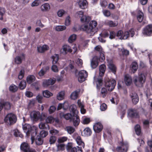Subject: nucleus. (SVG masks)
I'll return each instance as SVG.
<instances>
[{
  "label": "nucleus",
  "instance_id": "774afa93",
  "mask_svg": "<svg viewBox=\"0 0 152 152\" xmlns=\"http://www.w3.org/2000/svg\"><path fill=\"white\" fill-rule=\"evenodd\" d=\"M65 145L63 144H60L57 146L58 149V150H63L64 149Z\"/></svg>",
  "mask_w": 152,
  "mask_h": 152
},
{
  "label": "nucleus",
  "instance_id": "a878e982",
  "mask_svg": "<svg viewBox=\"0 0 152 152\" xmlns=\"http://www.w3.org/2000/svg\"><path fill=\"white\" fill-rule=\"evenodd\" d=\"M68 106V104L67 102H64L63 103H59L58 104L57 108V110H59L62 108L64 110H66Z\"/></svg>",
  "mask_w": 152,
  "mask_h": 152
},
{
  "label": "nucleus",
  "instance_id": "f8f14e48",
  "mask_svg": "<svg viewBox=\"0 0 152 152\" xmlns=\"http://www.w3.org/2000/svg\"><path fill=\"white\" fill-rule=\"evenodd\" d=\"M130 96L133 104H136L139 101V98L137 94L134 91H132L130 93Z\"/></svg>",
  "mask_w": 152,
  "mask_h": 152
},
{
  "label": "nucleus",
  "instance_id": "a18cd8bd",
  "mask_svg": "<svg viewBox=\"0 0 152 152\" xmlns=\"http://www.w3.org/2000/svg\"><path fill=\"white\" fill-rule=\"evenodd\" d=\"M76 39V35L75 34H73L71 35L69 37L68 41L70 43H72Z\"/></svg>",
  "mask_w": 152,
  "mask_h": 152
},
{
  "label": "nucleus",
  "instance_id": "6ab92c4d",
  "mask_svg": "<svg viewBox=\"0 0 152 152\" xmlns=\"http://www.w3.org/2000/svg\"><path fill=\"white\" fill-rule=\"evenodd\" d=\"M128 115L132 118H137L138 117V114L136 110L131 109L129 110L128 112Z\"/></svg>",
  "mask_w": 152,
  "mask_h": 152
},
{
  "label": "nucleus",
  "instance_id": "13d9d810",
  "mask_svg": "<svg viewBox=\"0 0 152 152\" xmlns=\"http://www.w3.org/2000/svg\"><path fill=\"white\" fill-rule=\"evenodd\" d=\"M65 12L63 10H60L57 12L58 16L59 17H61L65 13Z\"/></svg>",
  "mask_w": 152,
  "mask_h": 152
},
{
  "label": "nucleus",
  "instance_id": "4be33fe9",
  "mask_svg": "<svg viewBox=\"0 0 152 152\" xmlns=\"http://www.w3.org/2000/svg\"><path fill=\"white\" fill-rule=\"evenodd\" d=\"M108 66L109 69L114 74L116 72V68L112 61H109Z\"/></svg>",
  "mask_w": 152,
  "mask_h": 152
},
{
  "label": "nucleus",
  "instance_id": "5701e85b",
  "mask_svg": "<svg viewBox=\"0 0 152 152\" xmlns=\"http://www.w3.org/2000/svg\"><path fill=\"white\" fill-rule=\"evenodd\" d=\"M55 82V80L54 79H48L44 81L43 83V85L45 87H46L50 85L53 84Z\"/></svg>",
  "mask_w": 152,
  "mask_h": 152
},
{
  "label": "nucleus",
  "instance_id": "dca6fc26",
  "mask_svg": "<svg viewBox=\"0 0 152 152\" xmlns=\"http://www.w3.org/2000/svg\"><path fill=\"white\" fill-rule=\"evenodd\" d=\"M134 34V30L132 29L129 31H126L123 33V39H127L131 35V37H132Z\"/></svg>",
  "mask_w": 152,
  "mask_h": 152
},
{
  "label": "nucleus",
  "instance_id": "4468645a",
  "mask_svg": "<svg viewBox=\"0 0 152 152\" xmlns=\"http://www.w3.org/2000/svg\"><path fill=\"white\" fill-rule=\"evenodd\" d=\"M94 49L96 50L99 52V53L100 55V60L101 59V61H103L105 58V57L103 52L102 51V47L100 45H98L95 47Z\"/></svg>",
  "mask_w": 152,
  "mask_h": 152
},
{
  "label": "nucleus",
  "instance_id": "c85d7f7f",
  "mask_svg": "<svg viewBox=\"0 0 152 152\" xmlns=\"http://www.w3.org/2000/svg\"><path fill=\"white\" fill-rule=\"evenodd\" d=\"M60 117L61 118H64L66 120H70L71 121L73 117V115H72L70 113H67L65 114L61 113L60 114Z\"/></svg>",
  "mask_w": 152,
  "mask_h": 152
},
{
  "label": "nucleus",
  "instance_id": "3c124183",
  "mask_svg": "<svg viewBox=\"0 0 152 152\" xmlns=\"http://www.w3.org/2000/svg\"><path fill=\"white\" fill-rule=\"evenodd\" d=\"M53 59V64H55L57 63L58 59V56L57 54H55L52 56Z\"/></svg>",
  "mask_w": 152,
  "mask_h": 152
},
{
  "label": "nucleus",
  "instance_id": "ea45409f",
  "mask_svg": "<svg viewBox=\"0 0 152 152\" xmlns=\"http://www.w3.org/2000/svg\"><path fill=\"white\" fill-rule=\"evenodd\" d=\"M9 89L10 91L15 92L17 91L18 87L15 85L12 84L9 87Z\"/></svg>",
  "mask_w": 152,
  "mask_h": 152
},
{
  "label": "nucleus",
  "instance_id": "c9c22d12",
  "mask_svg": "<svg viewBox=\"0 0 152 152\" xmlns=\"http://www.w3.org/2000/svg\"><path fill=\"white\" fill-rule=\"evenodd\" d=\"M79 92V91H75L72 92L70 95L71 98L73 100L76 99L78 97Z\"/></svg>",
  "mask_w": 152,
  "mask_h": 152
},
{
  "label": "nucleus",
  "instance_id": "a211bd4d",
  "mask_svg": "<svg viewBox=\"0 0 152 152\" xmlns=\"http://www.w3.org/2000/svg\"><path fill=\"white\" fill-rule=\"evenodd\" d=\"M98 57H94L91 60V66L92 69L95 68L98 65Z\"/></svg>",
  "mask_w": 152,
  "mask_h": 152
},
{
  "label": "nucleus",
  "instance_id": "ddd939ff",
  "mask_svg": "<svg viewBox=\"0 0 152 152\" xmlns=\"http://www.w3.org/2000/svg\"><path fill=\"white\" fill-rule=\"evenodd\" d=\"M102 124L99 122L95 123L93 126V129L95 132L99 133L101 132L103 129Z\"/></svg>",
  "mask_w": 152,
  "mask_h": 152
},
{
  "label": "nucleus",
  "instance_id": "69168bd1",
  "mask_svg": "<svg viewBox=\"0 0 152 152\" xmlns=\"http://www.w3.org/2000/svg\"><path fill=\"white\" fill-rule=\"evenodd\" d=\"M107 88L106 89L104 88H102L101 89V93L102 94V96L103 98L104 97L106 96V95L107 94Z\"/></svg>",
  "mask_w": 152,
  "mask_h": 152
},
{
  "label": "nucleus",
  "instance_id": "58836bf2",
  "mask_svg": "<svg viewBox=\"0 0 152 152\" xmlns=\"http://www.w3.org/2000/svg\"><path fill=\"white\" fill-rule=\"evenodd\" d=\"M65 130L70 134L73 133L75 131V129L71 126H67L65 128Z\"/></svg>",
  "mask_w": 152,
  "mask_h": 152
},
{
  "label": "nucleus",
  "instance_id": "052dcab7",
  "mask_svg": "<svg viewBox=\"0 0 152 152\" xmlns=\"http://www.w3.org/2000/svg\"><path fill=\"white\" fill-rule=\"evenodd\" d=\"M56 140V137L55 136H51L50 138L49 142L51 144L55 143Z\"/></svg>",
  "mask_w": 152,
  "mask_h": 152
},
{
  "label": "nucleus",
  "instance_id": "e2e57ef3",
  "mask_svg": "<svg viewBox=\"0 0 152 152\" xmlns=\"http://www.w3.org/2000/svg\"><path fill=\"white\" fill-rule=\"evenodd\" d=\"M102 12L105 16L108 17L110 15L111 13L108 10H104L102 11Z\"/></svg>",
  "mask_w": 152,
  "mask_h": 152
},
{
  "label": "nucleus",
  "instance_id": "6e6d98bb",
  "mask_svg": "<svg viewBox=\"0 0 152 152\" xmlns=\"http://www.w3.org/2000/svg\"><path fill=\"white\" fill-rule=\"evenodd\" d=\"M48 132L44 130L42 131L40 133V136L41 137L43 138L46 137L48 134Z\"/></svg>",
  "mask_w": 152,
  "mask_h": 152
},
{
  "label": "nucleus",
  "instance_id": "bb28decb",
  "mask_svg": "<svg viewBox=\"0 0 152 152\" xmlns=\"http://www.w3.org/2000/svg\"><path fill=\"white\" fill-rule=\"evenodd\" d=\"M35 136H34V137ZM35 140L36 144L37 145H42L43 143V140L42 138L39 136H37L35 139L34 138L33 139V141L34 142V140Z\"/></svg>",
  "mask_w": 152,
  "mask_h": 152
},
{
  "label": "nucleus",
  "instance_id": "7c9ffc66",
  "mask_svg": "<svg viewBox=\"0 0 152 152\" xmlns=\"http://www.w3.org/2000/svg\"><path fill=\"white\" fill-rule=\"evenodd\" d=\"M124 81L126 85H130L132 83V77L130 76L126 75L124 78Z\"/></svg>",
  "mask_w": 152,
  "mask_h": 152
},
{
  "label": "nucleus",
  "instance_id": "5fc2aeb1",
  "mask_svg": "<svg viewBox=\"0 0 152 152\" xmlns=\"http://www.w3.org/2000/svg\"><path fill=\"white\" fill-rule=\"evenodd\" d=\"M68 139L67 137H63L59 138L58 140V143H63L66 141Z\"/></svg>",
  "mask_w": 152,
  "mask_h": 152
},
{
  "label": "nucleus",
  "instance_id": "f257e3e1",
  "mask_svg": "<svg viewBox=\"0 0 152 152\" xmlns=\"http://www.w3.org/2000/svg\"><path fill=\"white\" fill-rule=\"evenodd\" d=\"M97 25L96 21L92 20L89 24H84L82 25L80 27V29L90 34V35H93L96 31L95 27Z\"/></svg>",
  "mask_w": 152,
  "mask_h": 152
},
{
  "label": "nucleus",
  "instance_id": "f03ea898",
  "mask_svg": "<svg viewBox=\"0 0 152 152\" xmlns=\"http://www.w3.org/2000/svg\"><path fill=\"white\" fill-rule=\"evenodd\" d=\"M145 79L144 75L141 73L139 75L138 77H135L133 81L136 86L142 87L145 82Z\"/></svg>",
  "mask_w": 152,
  "mask_h": 152
},
{
  "label": "nucleus",
  "instance_id": "aec40b11",
  "mask_svg": "<svg viewBox=\"0 0 152 152\" xmlns=\"http://www.w3.org/2000/svg\"><path fill=\"white\" fill-rule=\"evenodd\" d=\"M49 49L48 46L46 45H44L42 46L37 47L38 52L40 53H43L48 50Z\"/></svg>",
  "mask_w": 152,
  "mask_h": 152
},
{
  "label": "nucleus",
  "instance_id": "e433bc0d",
  "mask_svg": "<svg viewBox=\"0 0 152 152\" xmlns=\"http://www.w3.org/2000/svg\"><path fill=\"white\" fill-rule=\"evenodd\" d=\"M65 93L64 91L59 92L57 96V99L59 100H63L64 98Z\"/></svg>",
  "mask_w": 152,
  "mask_h": 152
},
{
  "label": "nucleus",
  "instance_id": "0e129e2a",
  "mask_svg": "<svg viewBox=\"0 0 152 152\" xmlns=\"http://www.w3.org/2000/svg\"><path fill=\"white\" fill-rule=\"evenodd\" d=\"M24 75V71L23 69H22L18 75V78L19 79H22Z\"/></svg>",
  "mask_w": 152,
  "mask_h": 152
},
{
  "label": "nucleus",
  "instance_id": "79ce46f5",
  "mask_svg": "<svg viewBox=\"0 0 152 152\" xmlns=\"http://www.w3.org/2000/svg\"><path fill=\"white\" fill-rule=\"evenodd\" d=\"M26 86V83L25 80H22L20 83L19 84V88L21 89H24Z\"/></svg>",
  "mask_w": 152,
  "mask_h": 152
},
{
  "label": "nucleus",
  "instance_id": "680f3d73",
  "mask_svg": "<svg viewBox=\"0 0 152 152\" xmlns=\"http://www.w3.org/2000/svg\"><path fill=\"white\" fill-rule=\"evenodd\" d=\"M22 60L21 57L19 56H17L16 57L15 59V62L18 64H20L22 62Z\"/></svg>",
  "mask_w": 152,
  "mask_h": 152
},
{
  "label": "nucleus",
  "instance_id": "09e8293b",
  "mask_svg": "<svg viewBox=\"0 0 152 152\" xmlns=\"http://www.w3.org/2000/svg\"><path fill=\"white\" fill-rule=\"evenodd\" d=\"M135 130L137 135L140 134L141 133V128L139 125L137 124L135 126Z\"/></svg>",
  "mask_w": 152,
  "mask_h": 152
},
{
  "label": "nucleus",
  "instance_id": "c756f323",
  "mask_svg": "<svg viewBox=\"0 0 152 152\" xmlns=\"http://www.w3.org/2000/svg\"><path fill=\"white\" fill-rule=\"evenodd\" d=\"M69 110L73 113V115L77 114L78 113V111L77 110V106L74 104H72L70 106Z\"/></svg>",
  "mask_w": 152,
  "mask_h": 152
},
{
  "label": "nucleus",
  "instance_id": "1a4fd4ad",
  "mask_svg": "<svg viewBox=\"0 0 152 152\" xmlns=\"http://www.w3.org/2000/svg\"><path fill=\"white\" fill-rule=\"evenodd\" d=\"M76 141L77 144L80 146V147L77 146L78 148V151H80V152H82V148H84L85 146L84 142L82 141L81 137L80 136H78L75 139Z\"/></svg>",
  "mask_w": 152,
  "mask_h": 152
},
{
  "label": "nucleus",
  "instance_id": "0eeeda50",
  "mask_svg": "<svg viewBox=\"0 0 152 152\" xmlns=\"http://www.w3.org/2000/svg\"><path fill=\"white\" fill-rule=\"evenodd\" d=\"M142 34L145 36H151L152 35V25H148L145 26L143 29Z\"/></svg>",
  "mask_w": 152,
  "mask_h": 152
},
{
  "label": "nucleus",
  "instance_id": "c03bdc74",
  "mask_svg": "<svg viewBox=\"0 0 152 152\" xmlns=\"http://www.w3.org/2000/svg\"><path fill=\"white\" fill-rule=\"evenodd\" d=\"M106 23L110 27H115L117 25V23H114L111 20H107Z\"/></svg>",
  "mask_w": 152,
  "mask_h": 152
},
{
  "label": "nucleus",
  "instance_id": "473e14b6",
  "mask_svg": "<svg viewBox=\"0 0 152 152\" xmlns=\"http://www.w3.org/2000/svg\"><path fill=\"white\" fill-rule=\"evenodd\" d=\"M99 75L102 76L103 75L106 69V66L104 64H102L99 66Z\"/></svg>",
  "mask_w": 152,
  "mask_h": 152
},
{
  "label": "nucleus",
  "instance_id": "2eb2a0df",
  "mask_svg": "<svg viewBox=\"0 0 152 152\" xmlns=\"http://www.w3.org/2000/svg\"><path fill=\"white\" fill-rule=\"evenodd\" d=\"M71 121L72 122L74 126H78L80 122V120L79 116L77 114L73 115V117Z\"/></svg>",
  "mask_w": 152,
  "mask_h": 152
},
{
  "label": "nucleus",
  "instance_id": "4c0bfd02",
  "mask_svg": "<svg viewBox=\"0 0 152 152\" xmlns=\"http://www.w3.org/2000/svg\"><path fill=\"white\" fill-rule=\"evenodd\" d=\"M35 77L33 75L28 76L27 77V82L29 84H30L33 82L35 80Z\"/></svg>",
  "mask_w": 152,
  "mask_h": 152
},
{
  "label": "nucleus",
  "instance_id": "6e6552de",
  "mask_svg": "<svg viewBox=\"0 0 152 152\" xmlns=\"http://www.w3.org/2000/svg\"><path fill=\"white\" fill-rule=\"evenodd\" d=\"M88 76V73L87 72L84 70L80 71L78 73V80L80 83H82L85 80Z\"/></svg>",
  "mask_w": 152,
  "mask_h": 152
},
{
  "label": "nucleus",
  "instance_id": "2f4dec72",
  "mask_svg": "<svg viewBox=\"0 0 152 152\" xmlns=\"http://www.w3.org/2000/svg\"><path fill=\"white\" fill-rule=\"evenodd\" d=\"M131 66L132 72L134 73L137 71L138 69L137 64L136 62H133Z\"/></svg>",
  "mask_w": 152,
  "mask_h": 152
},
{
  "label": "nucleus",
  "instance_id": "cd10ccee",
  "mask_svg": "<svg viewBox=\"0 0 152 152\" xmlns=\"http://www.w3.org/2000/svg\"><path fill=\"white\" fill-rule=\"evenodd\" d=\"M28 144L26 142L23 143L20 145V149L24 151V152H27L30 149Z\"/></svg>",
  "mask_w": 152,
  "mask_h": 152
},
{
  "label": "nucleus",
  "instance_id": "39448f33",
  "mask_svg": "<svg viewBox=\"0 0 152 152\" xmlns=\"http://www.w3.org/2000/svg\"><path fill=\"white\" fill-rule=\"evenodd\" d=\"M75 15L77 18H80V20L82 22L88 23L91 20V18L90 17L84 16L83 12L81 11L77 12Z\"/></svg>",
  "mask_w": 152,
  "mask_h": 152
},
{
  "label": "nucleus",
  "instance_id": "f3484780",
  "mask_svg": "<svg viewBox=\"0 0 152 152\" xmlns=\"http://www.w3.org/2000/svg\"><path fill=\"white\" fill-rule=\"evenodd\" d=\"M128 145L127 143H122L121 146H118L116 148L117 151H121L122 152H126L127 150Z\"/></svg>",
  "mask_w": 152,
  "mask_h": 152
},
{
  "label": "nucleus",
  "instance_id": "423d86ee",
  "mask_svg": "<svg viewBox=\"0 0 152 152\" xmlns=\"http://www.w3.org/2000/svg\"><path fill=\"white\" fill-rule=\"evenodd\" d=\"M105 83V86L108 91H112L116 85L115 80L107 79Z\"/></svg>",
  "mask_w": 152,
  "mask_h": 152
},
{
  "label": "nucleus",
  "instance_id": "412c9836",
  "mask_svg": "<svg viewBox=\"0 0 152 152\" xmlns=\"http://www.w3.org/2000/svg\"><path fill=\"white\" fill-rule=\"evenodd\" d=\"M92 131L91 129L89 127L85 128L82 132V135L83 136H88L91 135Z\"/></svg>",
  "mask_w": 152,
  "mask_h": 152
},
{
  "label": "nucleus",
  "instance_id": "49530a36",
  "mask_svg": "<svg viewBox=\"0 0 152 152\" xmlns=\"http://www.w3.org/2000/svg\"><path fill=\"white\" fill-rule=\"evenodd\" d=\"M14 134L15 137H19L21 138H23V136L21 134L18 129H15L14 131Z\"/></svg>",
  "mask_w": 152,
  "mask_h": 152
},
{
  "label": "nucleus",
  "instance_id": "f704fd0d",
  "mask_svg": "<svg viewBox=\"0 0 152 152\" xmlns=\"http://www.w3.org/2000/svg\"><path fill=\"white\" fill-rule=\"evenodd\" d=\"M137 19L138 21L141 22L143 19V14L142 12L139 10L137 12Z\"/></svg>",
  "mask_w": 152,
  "mask_h": 152
},
{
  "label": "nucleus",
  "instance_id": "de8ad7c7",
  "mask_svg": "<svg viewBox=\"0 0 152 152\" xmlns=\"http://www.w3.org/2000/svg\"><path fill=\"white\" fill-rule=\"evenodd\" d=\"M123 33L122 31L119 30L118 31L116 36L120 39H122L123 38Z\"/></svg>",
  "mask_w": 152,
  "mask_h": 152
},
{
  "label": "nucleus",
  "instance_id": "393cba45",
  "mask_svg": "<svg viewBox=\"0 0 152 152\" xmlns=\"http://www.w3.org/2000/svg\"><path fill=\"white\" fill-rule=\"evenodd\" d=\"M50 8V4L47 3L42 4L40 7V9L42 12H47L48 11Z\"/></svg>",
  "mask_w": 152,
  "mask_h": 152
},
{
  "label": "nucleus",
  "instance_id": "864d4df0",
  "mask_svg": "<svg viewBox=\"0 0 152 152\" xmlns=\"http://www.w3.org/2000/svg\"><path fill=\"white\" fill-rule=\"evenodd\" d=\"M97 88L99 89V87L102 85V80L101 78H99L97 79L96 81Z\"/></svg>",
  "mask_w": 152,
  "mask_h": 152
},
{
  "label": "nucleus",
  "instance_id": "8fccbe9b",
  "mask_svg": "<svg viewBox=\"0 0 152 152\" xmlns=\"http://www.w3.org/2000/svg\"><path fill=\"white\" fill-rule=\"evenodd\" d=\"M54 121V118L51 116H48L46 119V122L47 123H51L53 122Z\"/></svg>",
  "mask_w": 152,
  "mask_h": 152
},
{
  "label": "nucleus",
  "instance_id": "72a5a7b5",
  "mask_svg": "<svg viewBox=\"0 0 152 152\" xmlns=\"http://www.w3.org/2000/svg\"><path fill=\"white\" fill-rule=\"evenodd\" d=\"M39 126L40 129H50L48 125L45 123L41 122L39 124Z\"/></svg>",
  "mask_w": 152,
  "mask_h": 152
},
{
  "label": "nucleus",
  "instance_id": "4d7b16f0",
  "mask_svg": "<svg viewBox=\"0 0 152 152\" xmlns=\"http://www.w3.org/2000/svg\"><path fill=\"white\" fill-rule=\"evenodd\" d=\"M90 122V120L89 118H83L82 123L84 124H88Z\"/></svg>",
  "mask_w": 152,
  "mask_h": 152
},
{
  "label": "nucleus",
  "instance_id": "bf43d9fd",
  "mask_svg": "<svg viewBox=\"0 0 152 152\" xmlns=\"http://www.w3.org/2000/svg\"><path fill=\"white\" fill-rule=\"evenodd\" d=\"M40 3V2L39 0H35L32 3L31 6L32 7L37 6Z\"/></svg>",
  "mask_w": 152,
  "mask_h": 152
},
{
  "label": "nucleus",
  "instance_id": "338daca9",
  "mask_svg": "<svg viewBox=\"0 0 152 152\" xmlns=\"http://www.w3.org/2000/svg\"><path fill=\"white\" fill-rule=\"evenodd\" d=\"M59 132L58 130L54 129L52 128L50 130V133L52 135H56Z\"/></svg>",
  "mask_w": 152,
  "mask_h": 152
},
{
  "label": "nucleus",
  "instance_id": "20e7f679",
  "mask_svg": "<svg viewBox=\"0 0 152 152\" xmlns=\"http://www.w3.org/2000/svg\"><path fill=\"white\" fill-rule=\"evenodd\" d=\"M29 126V125H23V128L24 132L26 133V134L27 136H29L30 133L31 134V144L33 143V140L34 139V136H36L37 134V132L35 130L30 129H29L28 128Z\"/></svg>",
  "mask_w": 152,
  "mask_h": 152
},
{
  "label": "nucleus",
  "instance_id": "9b49d317",
  "mask_svg": "<svg viewBox=\"0 0 152 152\" xmlns=\"http://www.w3.org/2000/svg\"><path fill=\"white\" fill-rule=\"evenodd\" d=\"M41 114L38 111H33L30 114V117L31 119L35 121H37L40 118Z\"/></svg>",
  "mask_w": 152,
  "mask_h": 152
},
{
  "label": "nucleus",
  "instance_id": "9d476101",
  "mask_svg": "<svg viewBox=\"0 0 152 152\" xmlns=\"http://www.w3.org/2000/svg\"><path fill=\"white\" fill-rule=\"evenodd\" d=\"M72 51V50L70 46L67 45H63L61 50V53L64 55H66L68 53H71Z\"/></svg>",
  "mask_w": 152,
  "mask_h": 152
},
{
  "label": "nucleus",
  "instance_id": "37998d69",
  "mask_svg": "<svg viewBox=\"0 0 152 152\" xmlns=\"http://www.w3.org/2000/svg\"><path fill=\"white\" fill-rule=\"evenodd\" d=\"M5 110H9L11 107V105L10 103L8 102H6L3 103L2 104Z\"/></svg>",
  "mask_w": 152,
  "mask_h": 152
},
{
  "label": "nucleus",
  "instance_id": "b1692460",
  "mask_svg": "<svg viewBox=\"0 0 152 152\" xmlns=\"http://www.w3.org/2000/svg\"><path fill=\"white\" fill-rule=\"evenodd\" d=\"M78 3L81 9H84L87 7L88 3L86 0H79Z\"/></svg>",
  "mask_w": 152,
  "mask_h": 152
},
{
  "label": "nucleus",
  "instance_id": "603ef678",
  "mask_svg": "<svg viewBox=\"0 0 152 152\" xmlns=\"http://www.w3.org/2000/svg\"><path fill=\"white\" fill-rule=\"evenodd\" d=\"M66 28V27L64 26H58L56 27V29L57 31H62Z\"/></svg>",
  "mask_w": 152,
  "mask_h": 152
},
{
  "label": "nucleus",
  "instance_id": "a19ab883",
  "mask_svg": "<svg viewBox=\"0 0 152 152\" xmlns=\"http://www.w3.org/2000/svg\"><path fill=\"white\" fill-rule=\"evenodd\" d=\"M43 95L44 97L48 98L52 96L53 94L48 90H45L43 91Z\"/></svg>",
  "mask_w": 152,
  "mask_h": 152
},
{
  "label": "nucleus",
  "instance_id": "7ed1b4c3",
  "mask_svg": "<svg viewBox=\"0 0 152 152\" xmlns=\"http://www.w3.org/2000/svg\"><path fill=\"white\" fill-rule=\"evenodd\" d=\"M17 120L16 115L13 113H10L8 114L4 118V121L10 125L15 123Z\"/></svg>",
  "mask_w": 152,
  "mask_h": 152
}]
</instances>
